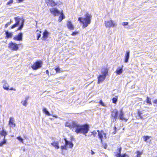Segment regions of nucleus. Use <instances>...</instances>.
<instances>
[{"label": "nucleus", "instance_id": "09e8293b", "mask_svg": "<svg viewBox=\"0 0 157 157\" xmlns=\"http://www.w3.org/2000/svg\"><path fill=\"white\" fill-rule=\"evenodd\" d=\"M153 103L154 104H157V99H155L153 101Z\"/></svg>", "mask_w": 157, "mask_h": 157}, {"label": "nucleus", "instance_id": "49530a36", "mask_svg": "<svg viewBox=\"0 0 157 157\" xmlns=\"http://www.w3.org/2000/svg\"><path fill=\"white\" fill-rule=\"evenodd\" d=\"M37 40H39V38L41 36V34H38L37 33Z\"/></svg>", "mask_w": 157, "mask_h": 157}, {"label": "nucleus", "instance_id": "c9c22d12", "mask_svg": "<svg viewBox=\"0 0 157 157\" xmlns=\"http://www.w3.org/2000/svg\"><path fill=\"white\" fill-rule=\"evenodd\" d=\"M27 101H26V100H25L24 101H22L21 102V103L24 106L26 107L27 106Z\"/></svg>", "mask_w": 157, "mask_h": 157}, {"label": "nucleus", "instance_id": "6ab92c4d", "mask_svg": "<svg viewBox=\"0 0 157 157\" xmlns=\"http://www.w3.org/2000/svg\"><path fill=\"white\" fill-rule=\"evenodd\" d=\"M67 26L68 28L71 30H72L74 29V26L71 21H68L67 24Z\"/></svg>", "mask_w": 157, "mask_h": 157}, {"label": "nucleus", "instance_id": "ea45409f", "mask_svg": "<svg viewBox=\"0 0 157 157\" xmlns=\"http://www.w3.org/2000/svg\"><path fill=\"white\" fill-rule=\"evenodd\" d=\"M91 133L92 134V135H93L94 136V137L96 136L97 134V132L95 131H94L93 132H92Z\"/></svg>", "mask_w": 157, "mask_h": 157}, {"label": "nucleus", "instance_id": "aec40b11", "mask_svg": "<svg viewBox=\"0 0 157 157\" xmlns=\"http://www.w3.org/2000/svg\"><path fill=\"white\" fill-rule=\"evenodd\" d=\"M14 19L16 22L15 23L18 25H19L20 21H22V20H23L22 18L19 17H15Z\"/></svg>", "mask_w": 157, "mask_h": 157}, {"label": "nucleus", "instance_id": "393cba45", "mask_svg": "<svg viewBox=\"0 0 157 157\" xmlns=\"http://www.w3.org/2000/svg\"><path fill=\"white\" fill-rule=\"evenodd\" d=\"M25 21L24 20H22V22H21V24L19 27L18 28L17 30H21L23 28L24 23Z\"/></svg>", "mask_w": 157, "mask_h": 157}, {"label": "nucleus", "instance_id": "58836bf2", "mask_svg": "<svg viewBox=\"0 0 157 157\" xmlns=\"http://www.w3.org/2000/svg\"><path fill=\"white\" fill-rule=\"evenodd\" d=\"M101 144L102 145L101 147H104L105 149H106L107 148V145L106 144H104L103 143V144H102L101 143Z\"/></svg>", "mask_w": 157, "mask_h": 157}, {"label": "nucleus", "instance_id": "7ed1b4c3", "mask_svg": "<svg viewBox=\"0 0 157 157\" xmlns=\"http://www.w3.org/2000/svg\"><path fill=\"white\" fill-rule=\"evenodd\" d=\"M105 26L107 28H110L117 26V24L115 23L113 20L107 21H105Z\"/></svg>", "mask_w": 157, "mask_h": 157}, {"label": "nucleus", "instance_id": "6e6552de", "mask_svg": "<svg viewBox=\"0 0 157 157\" xmlns=\"http://www.w3.org/2000/svg\"><path fill=\"white\" fill-rule=\"evenodd\" d=\"M22 33H20L18 34V35L15 36L13 38V39L17 41H21L22 39Z\"/></svg>", "mask_w": 157, "mask_h": 157}, {"label": "nucleus", "instance_id": "f704fd0d", "mask_svg": "<svg viewBox=\"0 0 157 157\" xmlns=\"http://www.w3.org/2000/svg\"><path fill=\"white\" fill-rule=\"evenodd\" d=\"M150 137L148 136H144L143 138L144 139V141L147 142V140L149 139Z\"/></svg>", "mask_w": 157, "mask_h": 157}, {"label": "nucleus", "instance_id": "603ef678", "mask_svg": "<svg viewBox=\"0 0 157 157\" xmlns=\"http://www.w3.org/2000/svg\"><path fill=\"white\" fill-rule=\"evenodd\" d=\"M29 96H27L25 98V100H26V101H27L28 99H29Z\"/></svg>", "mask_w": 157, "mask_h": 157}, {"label": "nucleus", "instance_id": "a18cd8bd", "mask_svg": "<svg viewBox=\"0 0 157 157\" xmlns=\"http://www.w3.org/2000/svg\"><path fill=\"white\" fill-rule=\"evenodd\" d=\"M128 22H124L122 23V25L124 26L127 25H128Z\"/></svg>", "mask_w": 157, "mask_h": 157}, {"label": "nucleus", "instance_id": "f257e3e1", "mask_svg": "<svg viewBox=\"0 0 157 157\" xmlns=\"http://www.w3.org/2000/svg\"><path fill=\"white\" fill-rule=\"evenodd\" d=\"M66 126L69 127L73 130H75V132L77 134L82 133L86 136L87 133L89 130V127L88 125L85 124L83 125H80L77 123L73 121L71 124L67 123Z\"/></svg>", "mask_w": 157, "mask_h": 157}, {"label": "nucleus", "instance_id": "4c0bfd02", "mask_svg": "<svg viewBox=\"0 0 157 157\" xmlns=\"http://www.w3.org/2000/svg\"><path fill=\"white\" fill-rule=\"evenodd\" d=\"M17 139L19 140L22 143H23V139L20 136H18L17 137Z\"/></svg>", "mask_w": 157, "mask_h": 157}, {"label": "nucleus", "instance_id": "4be33fe9", "mask_svg": "<svg viewBox=\"0 0 157 157\" xmlns=\"http://www.w3.org/2000/svg\"><path fill=\"white\" fill-rule=\"evenodd\" d=\"M51 144L54 147H55L57 149L59 148V143L58 142H54L51 143Z\"/></svg>", "mask_w": 157, "mask_h": 157}, {"label": "nucleus", "instance_id": "412c9836", "mask_svg": "<svg viewBox=\"0 0 157 157\" xmlns=\"http://www.w3.org/2000/svg\"><path fill=\"white\" fill-rule=\"evenodd\" d=\"M13 117H10V119L9 121V125L10 126H12V125H14V127H15V124L13 123Z\"/></svg>", "mask_w": 157, "mask_h": 157}, {"label": "nucleus", "instance_id": "0eeeda50", "mask_svg": "<svg viewBox=\"0 0 157 157\" xmlns=\"http://www.w3.org/2000/svg\"><path fill=\"white\" fill-rule=\"evenodd\" d=\"M50 11L51 13L53 14L54 16H57L60 13L58 10L54 8L50 9Z\"/></svg>", "mask_w": 157, "mask_h": 157}, {"label": "nucleus", "instance_id": "680f3d73", "mask_svg": "<svg viewBox=\"0 0 157 157\" xmlns=\"http://www.w3.org/2000/svg\"><path fill=\"white\" fill-rule=\"evenodd\" d=\"M10 22H11H11H12V21L11 20H10Z\"/></svg>", "mask_w": 157, "mask_h": 157}, {"label": "nucleus", "instance_id": "5701e85b", "mask_svg": "<svg viewBox=\"0 0 157 157\" xmlns=\"http://www.w3.org/2000/svg\"><path fill=\"white\" fill-rule=\"evenodd\" d=\"M0 135L1 136H4V138H5V136L7 135V132L4 129H2V131L0 132Z\"/></svg>", "mask_w": 157, "mask_h": 157}, {"label": "nucleus", "instance_id": "dca6fc26", "mask_svg": "<svg viewBox=\"0 0 157 157\" xmlns=\"http://www.w3.org/2000/svg\"><path fill=\"white\" fill-rule=\"evenodd\" d=\"M97 132H98V138H99L101 140V143L102 144H103V134L99 130H98L97 131Z\"/></svg>", "mask_w": 157, "mask_h": 157}, {"label": "nucleus", "instance_id": "5fc2aeb1", "mask_svg": "<svg viewBox=\"0 0 157 157\" xmlns=\"http://www.w3.org/2000/svg\"><path fill=\"white\" fill-rule=\"evenodd\" d=\"M46 73L48 74V75H49V72L48 70L46 71Z\"/></svg>", "mask_w": 157, "mask_h": 157}, {"label": "nucleus", "instance_id": "c756f323", "mask_svg": "<svg viewBox=\"0 0 157 157\" xmlns=\"http://www.w3.org/2000/svg\"><path fill=\"white\" fill-rule=\"evenodd\" d=\"M137 155L136 157H141V155L142 154L143 152H140V151H137L136 152Z\"/></svg>", "mask_w": 157, "mask_h": 157}, {"label": "nucleus", "instance_id": "e433bc0d", "mask_svg": "<svg viewBox=\"0 0 157 157\" xmlns=\"http://www.w3.org/2000/svg\"><path fill=\"white\" fill-rule=\"evenodd\" d=\"M13 2V0H10L9 2H8L6 4V5L11 6V4H12Z\"/></svg>", "mask_w": 157, "mask_h": 157}, {"label": "nucleus", "instance_id": "7c9ffc66", "mask_svg": "<svg viewBox=\"0 0 157 157\" xmlns=\"http://www.w3.org/2000/svg\"><path fill=\"white\" fill-rule=\"evenodd\" d=\"M48 4L52 6H54L56 5V2L54 1H53L52 0V1H51Z\"/></svg>", "mask_w": 157, "mask_h": 157}, {"label": "nucleus", "instance_id": "a878e982", "mask_svg": "<svg viewBox=\"0 0 157 157\" xmlns=\"http://www.w3.org/2000/svg\"><path fill=\"white\" fill-rule=\"evenodd\" d=\"M118 152H117V154L116 155V157H120V156H121V147H120L119 148H118Z\"/></svg>", "mask_w": 157, "mask_h": 157}, {"label": "nucleus", "instance_id": "864d4df0", "mask_svg": "<svg viewBox=\"0 0 157 157\" xmlns=\"http://www.w3.org/2000/svg\"><path fill=\"white\" fill-rule=\"evenodd\" d=\"M10 90H13L14 91H16V90L15 89H14V88H13V87H12L11 88H10Z\"/></svg>", "mask_w": 157, "mask_h": 157}, {"label": "nucleus", "instance_id": "9b49d317", "mask_svg": "<svg viewBox=\"0 0 157 157\" xmlns=\"http://www.w3.org/2000/svg\"><path fill=\"white\" fill-rule=\"evenodd\" d=\"M2 83L3 84V87L4 89L7 90H8L9 86L7 81L6 80H3Z\"/></svg>", "mask_w": 157, "mask_h": 157}, {"label": "nucleus", "instance_id": "473e14b6", "mask_svg": "<svg viewBox=\"0 0 157 157\" xmlns=\"http://www.w3.org/2000/svg\"><path fill=\"white\" fill-rule=\"evenodd\" d=\"M67 145H66V143H65V144L63 146H62L61 147V148L62 150H67Z\"/></svg>", "mask_w": 157, "mask_h": 157}, {"label": "nucleus", "instance_id": "e2e57ef3", "mask_svg": "<svg viewBox=\"0 0 157 157\" xmlns=\"http://www.w3.org/2000/svg\"><path fill=\"white\" fill-rule=\"evenodd\" d=\"M114 128H115V129H116V127H115Z\"/></svg>", "mask_w": 157, "mask_h": 157}, {"label": "nucleus", "instance_id": "1a4fd4ad", "mask_svg": "<svg viewBox=\"0 0 157 157\" xmlns=\"http://www.w3.org/2000/svg\"><path fill=\"white\" fill-rule=\"evenodd\" d=\"M106 76L103 75H100L98 77V83L99 84L101 82H102L105 79Z\"/></svg>", "mask_w": 157, "mask_h": 157}, {"label": "nucleus", "instance_id": "bf43d9fd", "mask_svg": "<svg viewBox=\"0 0 157 157\" xmlns=\"http://www.w3.org/2000/svg\"><path fill=\"white\" fill-rule=\"evenodd\" d=\"M53 117H56V118H57L58 117L57 116H53Z\"/></svg>", "mask_w": 157, "mask_h": 157}, {"label": "nucleus", "instance_id": "bb28decb", "mask_svg": "<svg viewBox=\"0 0 157 157\" xmlns=\"http://www.w3.org/2000/svg\"><path fill=\"white\" fill-rule=\"evenodd\" d=\"M43 111V112L44 113L46 114L48 116H50L51 115L49 112L47 110L46 108H44Z\"/></svg>", "mask_w": 157, "mask_h": 157}, {"label": "nucleus", "instance_id": "c03bdc74", "mask_svg": "<svg viewBox=\"0 0 157 157\" xmlns=\"http://www.w3.org/2000/svg\"><path fill=\"white\" fill-rule=\"evenodd\" d=\"M57 73H59L60 72V69L59 67L56 68L55 69Z\"/></svg>", "mask_w": 157, "mask_h": 157}, {"label": "nucleus", "instance_id": "a19ab883", "mask_svg": "<svg viewBox=\"0 0 157 157\" xmlns=\"http://www.w3.org/2000/svg\"><path fill=\"white\" fill-rule=\"evenodd\" d=\"M18 25L15 23L11 27V28L12 29H13L17 26Z\"/></svg>", "mask_w": 157, "mask_h": 157}, {"label": "nucleus", "instance_id": "4468645a", "mask_svg": "<svg viewBox=\"0 0 157 157\" xmlns=\"http://www.w3.org/2000/svg\"><path fill=\"white\" fill-rule=\"evenodd\" d=\"M64 140L65 143H66V145H67V146H69V147L70 148H72L73 147V144L72 142L67 140L66 138H64Z\"/></svg>", "mask_w": 157, "mask_h": 157}, {"label": "nucleus", "instance_id": "de8ad7c7", "mask_svg": "<svg viewBox=\"0 0 157 157\" xmlns=\"http://www.w3.org/2000/svg\"><path fill=\"white\" fill-rule=\"evenodd\" d=\"M77 32H73L72 34H71V35H72V36H75V35H76V34H77Z\"/></svg>", "mask_w": 157, "mask_h": 157}, {"label": "nucleus", "instance_id": "13d9d810", "mask_svg": "<svg viewBox=\"0 0 157 157\" xmlns=\"http://www.w3.org/2000/svg\"><path fill=\"white\" fill-rule=\"evenodd\" d=\"M24 1V0H18V1L19 2H23Z\"/></svg>", "mask_w": 157, "mask_h": 157}, {"label": "nucleus", "instance_id": "4d7b16f0", "mask_svg": "<svg viewBox=\"0 0 157 157\" xmlns=\"http://www.w3.org/2000/svg\"><path fill=\"white\" fill-rule=\"evenodd\" d=\"M91 154L92 155H93L94 154V152L92 150H91Z\"/></svg>", "mask_w": 157, "mask_h": 157}, {"label": "nucleus", "instance_id": "c85d7f7f", "mask_svg": "<svg viewBox=\"0 0 157 157\" xmlns=\"http://www.w3.org/2000/svg\"><path fill=\"white\" fill-rule=\"evenodd\" d=\"M64 16L62 13L60 15L59 20L60 22L64 18Z\"/></svg>", "mask_w": 157, "mask_h": 157}, {"label": "nucleus", "instance_id": "b1692460", "mask_svg": "<svg viewBox=\"0 0 157 157\" xmlns=\"http://www.w3.org/2000/svg\"><path fill=\"white\" fill-rule=\"evenodd\" d=\"M145 101H146L147 104H148L149 105L152 104L151 100L148 96L147 97L146 100L144 101V103H145Z\"/></svg>", "mask_w": 157, "mask_h": 157}, {"label": "nucleus", "instance_id": "cd10ccee", "mask_svg": "<svg viewBox=\"0 0 157 157\" xmlns=\"http://www.w3.org/2000/svg\"><path fill=\"white\" fill-rule=\"evenodd\" d=\"M7 140L5 138H4L3 141L0 143V146H2L3 145L5 144L6 143Z\"/></svg>", "mask_w": 157, "mask_h": 157}, {"label": "nucleus", "instance_id": "20e7f679", "mask_svg": "<svg viewBox=\"0 0 157 157\" xmlns=\"http://www.w3.org/2000/svg\"><path fill=\"white\" fill-rule=\"evenodd\" d=\"M8 47L12 50L17 51L19 48L18 44L11 41L9 44Z\"/></svg>", "mask_w": 157, "mask_h": 157}, {"label": "nucleus", "instance_id": "f8f14e48", "mask_svg": "<svg viewBox=\"0 0 157 157\" xmlns=\"http://www.w3.org/2000/svg\"><path fill=\"white\" fill-rule=\"evenodd\" d=\"M130 56V51L129 50L126 51L124 57V62L127 63L128 62Z\"/></svg>", "mask_w": 157, "mask_h": 157}, {"label": "nucleus", "instance_id": "72a5a7b5", "mask_svg": "<svg viewBox=\"0 0 157 157\" xmlns=\"http://www.w3.org/2000/svg\"><path fill=\"white\" fill-rule=\"evenodd\" d=\"M99 103L102 106L105 107L106 106V105L101 100L99 102Z\"/></svg>", "mask_w": 157, "mask_h": 157}, {"label": "nucleus", "instance_id": "6e6d98bb", "mask_svg": "<svg viewBox=\"0 0 157 157\" xmlns=\"http://www.w3.org/2000/svg\"><path fill=\"white\" fill-rule=\"evenodd\" d=\"M103 134L104 135V137H105V139H106V135L105 133H103Z\"/></svg>", "mask_w": 157, "mask_h": 157}, {"label": "nucleus", "instance_id": "423d86ee", "mask_svg": "<svg viewBox=\"0 0 157 157\" xmlns=\"http://www.w3.org/2000/svg\"><path fill=\"white\" fill-rule=\"evenodd\" d=\"M118 114V111L115 109L113 110L111 113L112 117L113 118V122L115 121L117 118Z\"/></svg>", "mask_w": 157, "mask_h": 157}, {"label": "nucleus", "instance_id": "a211bd4d", "mask_svg": "<svg viewBox=\"0 0 157 157\" xmlns=\"http://www.w3.org/2000/svg\"><path fill=\"white\" fill-rule=\"evenodd\" d=\"M48 32L47 30H45L43 33V36L42 37L43 40H46L48 38Z\"/></svg>", "mask_w": 157, "mask_h": 157}, {"label": "nucleus", "instance_id": "ddd939ff", "mask_svg": "<svg viewBox=\"0 0 157 157\" xmlns=\"http://www.w3.org/2000/svg\"><path fill=\"white\" fill-rule=\"evenodd\" d=\"M101 72L102 75L107 76L108 74V69L106 67H104L101 68Z\"/></svg>", "mask_w": 157, "mask_h": 157}, {"label": "nucleus", "instance_id": "39448f33", "mask_svg": "<svg viewBox=\"0 0 157 157\" xmlns=\"http://www.w3.org/2000/svg\"><path fill=\"white\" fill-rule=\"evenodd\" d=\"M42 62L40 60L37 61L33 64L31 67L33 70L38 69L42 67Z\"/></svg>", "mask_w": 157, "mask_h": 157}, {"label": "nucleus", "instance_id": "37998d69", "mask_svg": "<svg viewBox=\"0 0 157 157\" xmlns=\"http://www.w3.org/2000/svg\"><path fill=\"white\" fill-rule=\"evenodd\" d=\"M11 24V22H8L5 25V28H6L7 27L10 25Z\"/></svg>", "mask_w": 157, "mask_h": 157}, {"label": "nucleus", "instance_id": "2eb2a0df", "mask_svg": "<svg viewBox=\"0 0 157 157\" xmlns=\"http://www.w3.org/2000/svg\"><path fill=\"white\" fill-rule=\"evenodd\" d=\"M6 36L5 38L8 39L12 37L13 35L12 33H10L8 31H5Z\"/></svg>", "mask_w": 157, "mask_h": 157}, {"label": "nucleus", "instance_id": "052dcab7", "mask_svg": "<svg viewBox=\"0 0 157 157\" xmlns=\"http://www.w3.org/2000/svg\"><path fill=\"white\" fill-rule=\"evenodd\" d=\"M138 114H139V116H140V113H138Z\"/></svg>", "mask_w": 157, "mask_h": 157}, {"label": "nucleus", "instance_id": "2f4dec72", "mask_svg": "<svg viewBox=\"0 0 157 157\" xmlns=\"http://www.w3.org/2000/svg\"><path fill=\"white\" fill-rule=\"evenodd\" d=\"M118 98L117 97L113 98L112 99L113 103L114 104H116Z\"/></svg>", "mask_w": 157, "mask_h": 157}, {"label": "nucleus", "instance_id": "8fccbe9b", "mask_svg": "<svg viewBox=\"0 0 157 157\" xmlns=\"http://www.w3.org/2000/svg\"><path fill=\"white\" fill-rule=\"evenodd\" d=\"M52 0H46L45 1L46 3H48V4Z\"/></svg>", "mask_w": 157, "mask_h": 157}, {"label": "nucleus", "instance_id": "9d476101", "mask_svg": "<svg viewBox=\"0 0 157 157\" xmlns=\"http://www.w3.org/2000/svg\"><path fill=\"white\" fill-rule=\"evenodd\" d=\"M124 113L123 112L122 109H121L120 111V113L119 116V118L121 120H125V121H127V120L124 117Z\"/></svg>", "mask_w": 157, "mask_h": 157}, {"label": "nucleus", "instance_id": "79ce46f5", "mask_svg": "<svg viewBox=\"0 0 157 157\" xmlns=\"http://www.w3.org/2000/svg\"><path fill=\"white\" fill-rule=\"evenodd\" d=\"M119 157H129V156L126 154H124L122 155H121V156Z\"/></svg>", "mask_w": 157, "mask_h": 157}, {"label": "nucleus", "instance_id": "3c124183", "mask_svg": "<svg viewBox=\"0 0 157 157\" xmlns=\"http://www.w3.org/2000/svg\"><path fill=\"white\" fill-rule=\"evenodd\" d=\"M21 150L23 151H25V147H22L21 148Z\"/></svg>", "mask_w": 157, "mask_h": 157}, {"label": "nucleus", "instance_id": "f03ea898", "mask_svg": "<svg viewBox=\"0 0 157 157\" xmlns=\"http://www.w3.org/2000/svg\"><path fill=\"white\" fill-rule=\"evenodd\" d=\"M92 16L90 14L86 13L85 15V17H79L78 21L83 24V28L87 27L90 24L91 22V18Z\"/></svg>", "mask_w": 157, "mask_h": 157}, {"label": "nucleus", "instance_id": "f3484780", "mask_svg": "<svg viewBox=\"0 0 157 157\" xmlns=\"http://www.w3.org/2000/svg\"><path fill=\"white\" fill-rule=\"evenodd\" d=\"M122 66L121 67H118L116 71V73L118 75H120L122 74L123 72V67Z\"/></svg>", "mask_w": 157, "mask_h": 157}]
</instances>
